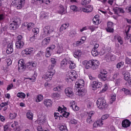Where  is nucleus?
Listing matches in <instances>:
<instances>
[{"label": "nucleus", "mask_w": 131, "mask_h": 131, "mask_svg": "<svg viewBox=\"0 0 131 131\" xmlns=\"http://www.w3.org/2000/svg\"><path fill=\"white\" fill-rule=\"evenodd\" d=\"M54 67H53L52 64L49 66L48 67L49 71L45 75H43L42 78H44L46 81H50V80H52L54 74L56 73Z\"/></svg>", "instance_id": "1"}, {"label": "nucleus", "mask_w": 131, "mask_h": 131, "mask_svg": "<svg viewBox=\"0 0 131 131\" xmlns=\"http://www.w3.org/2000/svg\"><path fill=\"white\" fill-rule=\"evenodd\" d=\"M78 77V75L76 71L74 70H71L67 72L66 80L68 82H71V81H73V80H75L76 78Z\"/></svg>", "instance_id": "2"}, {"label": "nucleus", "mask_w": 131, "mask_h": 131, "mask_svg": "<svg viewBox=\"0 0 131 131\" xmlns=\"http://www.w3.org/2000/svg\"><path fill=\"white\" fill-rule=\"evenodd\" d=\"M96 105L97 107L101 110H103L104 108H107L108 106L106 100L103 98H99L97 101Z\"/></svg>", "instance_id": "3"}, {"label": "nucleus", "mask_w": 131, "mask_h": 131, "mask_svg": "<svg viewBox=\"0 0 131 131\" xmlns=\"http://www.w3.org/2000/svg\"><path fill=\"white\" fill-rule=\"evenodd\" d=\"M54 31V28L52 27L46 26L43 29V31L41 33L40 35V38H43L46 36H49L52 32Z\"/></svg>", "instance_id": "4"}, {"label": "nucleus", "mask_w": 131, "mask_h": 131, "mask_svg": "<svg viewBox=\"0 0 131 131\" xmlns=\"http://www.w3.org/2000/svg\"><path fill=\"white\" fill-rule=\"evenodd\" d=\"M25 41L21 35H19L17 37L15 47L16 49H22L24 47Z\"/></svg>", "instance_id": "5"}, {"label": "nucleus", "mask_w": 131, "mask_h": 131, "mask_svg": "<svg viewBox=\"0 0 131 131\" xmlns=\"http://www.w3.org/2000/svg\"><path fill=\"white\" fill-rule=\"evenodd\" d=\"M36 123H37L38 125H45L48 124V121L46 116L42 115H39L38 116V119L35 121Z\"/></svg>", "instance_id": "6"}, {"label": "nucleus", "mask_w": 131, "mask_h": 131, "mask_svg": "<svg viewBox=\"0 0 131 131\" xmlns=\"http://www.w3.org/2000/svg\"><path fill=\"white\" fill-rule=\"evenodd\" d=\"M25 0H12V6H16V9L20 10L24 7Z\"/></svg>", "instance_id": "7"}, {"label": "nucleus", "mask_w": 131, "mask_h": 131, "mask_svg": "<svg viewBox=\"0 0 131 131\" xmlns=\"http://www.w3.org/2000/svg\"><path fill=\"white\" fill-rule=\"evenodd\" d=\"M18 70L19 72H23L26 69L27 65L25 64V61H24V59H20L18 61Z\"/></svg>", "instance_id": "8"}, {"label": "nucleus", "mask_w": 131, "mask_h": 131, "mask_svg": "<svg viewBox=\"0 0 131 131\" xmlns=\"http://www.w3.org/2000/svg\"><path fill=\"white\" fill-rule=\"evenodd\" d=\"M91 86L93 91H97L98 89L102 88V83L98 81H93L91 82Z\"/></svg>", "instance_id": "9"}, {"label": "nucleus", "mask_w": 131, "mask_h": 131, "mask_svg": "<svg viewBox=\"0 0 131 131\" xmlns=\"http://www.w3.org/2000/svg\"><path fill=\"white\" fill-rule=\"evenodd\" d=\"M64 93L67 97L71 98L74 94L73 93V90L71 88H67L64 90Z\"/></svg>", "instance_id": "10"}, {"label": "nucleus", "mask_w": 131, "mask_h": 131, "mask_svg": "<svg viewBox=\"0 0 131 131\" xmlns=\"http://www.w3.org/2000/svg\"><path fill=\"white\" fill-rule=\"evenodd\" d=\"M80 10L82 11V12H84V13H91V12H93L94 7L92 5H89L85 8H80Z\"/></svg>", "instance_id": "11"}, {"label": "nucleus", "mask_w": 131, "mask_h": 131, "mask_svg": "<svg viewBox=\"0 0 131 131\" xmlns=\"http://www.w3.org/2000/svg\"><path fill=\"white\" fill-rule=\"evenodd\" d=\"M91 62L92 69L95 70V69H97V68L99 67V66L100 65V61H99L98 60L91 59Z\"/></svg>", "instance_id": "12"}, {"label": "nucleus", "mask_w": 131, "mask_h": 131, "mask_svg": "<svg viewBox=\"0 0 131 131\" xmlns=\"http://www.w3.org/2000/svg\"><path fill=\"white\" fill-rule=\"evenodd\" d=\"M84 85V81L82 79L78 80L75 83V88L77 89H81Z\"/></svg>", "instance_id": "13"}, {"label": "nucleus", "mask_w": 131, "mask_h": 131, "mask_svg": "<svg viewBox=\"0 0 131 131\" xmlns=\"http://www.w3.org/2000/svg\"><path fill=\"white\" fill-rule=\"evenodd\" d=\"M58 13L60 15H64L67 13V9L64 7V6L62 5H59L58 7Z\"/></svg>", "instance_id": "14"}, {"label": "nucleus", "mask_w": 131, "mask_h": 131, "mask_svg": "<svg viewBox=\"0 0 131 131\" xmlns=\"http://www.w3.org/2000/svg\"><path fill=\"white\" fill-rule=\"evenodd\" d=\"M27 67L29 70H33L36 67V62L32 61L27 63Z\"/></svg>", "instance_id": "15"}, {"label": "nucleus", "mask_w": 131, "mask_h": 131, "mask_svg": "<svg viewBox=\"0 0 131 131\" xmlns=\"http://www.w3.org/2000/svg\"><path fill=\"white\" fill-rule=\"evenodd\" d=\"M65 109H66V107L63 108L61 106H59L58 110L60 113H62L63 117H66L67 118L69 116V113L65 111Z\"/></svg>", "instance_id": "16"}, {"label": "nucleus", "mask_w": 131, "mask_h": 131, "mask_svg": "<svg viewBox=\"0 0 131 131\" xmlns=\"http://www.w3.org/2000/svg\"><path fill=\"white\" fill-rule=\"evenodd\" d=\"M82 64L86 69H90V68H92V60L89 61L84 60L82 62Z\"/></svg>", "instance_id": "17"}, {"label": "nucleus", "mask_w": 131, "mask_h": 131, "mask_svg": "<svg viewBox=\"0 0 131 131\" xmlns=\"http://www.w3.org/2000/svg\"><path fill=\"white\" fill-rule=\"evenodd\" d=\"M106 30L107 32H114V29H113V23L111 21L107 23V27L106 28Z\"/></svg>", "instance_id": "18"}, {"label": "nucleus", "mask_w": 131, "mask_h": 131, "mask_svg": "<svg viewBox=\"0 0 131 131\" xmlns=\"http://www.w3.org/2000/svg\"><path fill=\"white\" fill-rule=\"evenodd\" d=\"M115 14L118 15V14H123L124 13V10L121 7H116L114 9Z\"/></svg>", "instance_id": "19"}, {"label": "nucleus", "mask_w": 131, "mask_h": 131, "mask_svg": "<svg viewBox=\"0 0 131 131\" xmlns=\"http://www.w3.org/2000/svg\"><path fill=\"white\" fill-rule=\"evenodd\" d=\"M51 42V38L48 37L45 38L41 42V45L43 47H47L48 45H50Z\"/></svg>", "instance_id": "20"}, {"label": "nucleus", "mask_w": 131, "mask_h": 131, "mask_svg": "<svg viewBox=\"0 0 131 131\" xmlns=\"http://www.w3.org/2000/svg\"><path fill=\"white\" fill-rule=\"evenodd\" d=\"M95 114V112L94 111L90 112L88 114V117L87 118V123L89 124H92L93 123V121L92 120V117L93 115Z\"/></svg>", "instance_id": "21"}, {"label": "nucleus", "mask_w": 131, "mask_h": 131, "mask_svg": "<svg viewBox=\"0 0 131 131\" xmlns=\"http://www.w3.org/2000/svg\"><path fill=\"white\" fill-rule=\"evenodd\" d=\"M122 125L123 127H128L130 126V121L127 119L124 120L122 122Z\"/></svg>", "instance_id": "22"}, {"label": "nucleus", "mask_w": 131, "mask_h": 131, "mask_svg": "<svg viewBox=\"0 0 131 131\" xmlns=\"http://www.w3.org/2000/svg\"><path fill=\"white\" fill-rule=\"evenodd\" d=\"M123 74L124 75V79L125 80H126L128 82L129 80H130V74L128 73V72L125 71L123 73Z\"/></svg>", "instance_id": "23"}, {"label": "nucleus", "mask_w": 131, "mask_h": 131, "mask_svg": "<svg viewBox=\"0 0 131 131\" xmlns=\"http://www.w3.org/2000/svg\"><path fill=\"white\" fill-rule=\"evenodd\" d=\"M103 121L101 119L98 120L96 122H95L93 124L94 127H98V126H102L103 125Z\"/></svg>", "instance_id": "24"}, {"label": "nucleus", "mask_w": 131, "mask_h": 131, "mask_svg": "<svg viewBox=\"0 0 131 131\" xmlns=\"http://www.w3.org/2000/svg\"><path fill=\"white\" fill-rule=\"evenodd\" d=\"M81 55H82V52L81 50H77L74 53V57L78 59V58H80L81 57Z\"/></svg>", "instance_id": "25"}, {"label": "nucleus", "mask_w": 131, "mask_h": 131, "mask_svg": "<svg viewBox=\"0 0 131 131\" xmlns=\"http://www.w3.org/2000/svg\"><path fill=\"white\" fill-rule=\"evenodd\" d=\"M93 24L95 25H98V24H100V19H99L98 15H95L93 19Z\"/></svg>", "instance_id": "26"}, {"label": "nucleus", "mask_w": 131, "mask_h": 131, "mask_svg": "<svg viewBox=\"0 0 131 131\" xmlns=\"http://www.w3.org/2000/svg\"><path fill=\"white\" fill-rule=\"evenodd\" d=\"M52 104H53V102L50 99H46L44 100V104L46 107H51Z\"/></svg>", "instance_id": "27"}, {"label": "nucleus", "mask_w": 131, "mask_h": 131, "mask_svg": "<svg viewBox=\"0 0 131 131\" xmlns=\"http://www.w3.org/2000/svg\"><path fill=\"white\" fill-rule=\"evenodd\" d=\"M68 64L70 65V69H74L76 67V66L75 64V63H74V61L72 60H69L68 61Z\"/></svg>", "instance_id": "28"}, {"label": "nucleus", "mask_w": 131, "mask_h": 131, "mask_svg": "<svg viewBox=\"0 0 131 131\" xmlns=\"http://www.w3.org/2000/svg\"><path fill=\"white\" fill-rule=\"evenodd\" d=\"M114 38L117 40V41L120 43V45L123 44V41L122 40V38L118 35H115Z\"/></svg>", "instance_id": "29"}, {"label": "nucleus", "mask_w": 131, "mask_h": 131, "mask_svg": "<svg viewBox=\"0 0 131 131\" xmlns=\"http://www.w3.org/2000/svg\"><path fill=\"white\" fill-rule=\"evenodd\" d=\"M63 90L62 85H58L57 86L53 88L54 92H61Z\"/></svg>", "instance_id": "30"}, {"label": "nucleus", "mask_w": 131, "mask_h": 131, "mask_svg": "<svg viewBox=\"0 0 131 131\" xmlns=\"http://www.w3.org/2000/svg\"><path fill=\"white\" fill-rule=\"evenodd\" d=\"M70 60V59H64L61 62V63H60L61 66L62 67H65V66H66V65H68V61Z\"/></svg>", "instance_id": "31"}, {"label": "nucleus", "mask_w": 131, "mask_h": 131, "mask_svg": "<svg viewBox=\"0 0 131 131\" xmlns=\"http://www.w3.org/2000/svg\"><path fill=\"white\" fill-rule=\"evenodd\" d=\"M69 27V24L68 23H66L61 25L60 28V31H63L65 29H67Z\"/></svg>", "instance_id": "32"}, {"label": "nucleus", "mask_w": 131, "mask_h": 131, "mask_svg": "<svg viewBox=\"0 0 131 131\" xmlns=\"http://www.w3.org/2000/svg\"><path fill=\"white\" fill-rule=\"evenodd\" d=\"M21 20L20 19V18L15 17H14L13 19L12 20V22L16 24L17 25H19L21 23Z\"/></svg>", "instance_id": "33"}, {"label": "nucleus", "mask_w": 131, "mask_h": 131, "mask_svg": "<svg viewBox=\"0 0 131 131\" xmlns=\"http://www.w3.org/2000/svg\"><path fill=\"white\" fill-rule=\"evenodd\" d=\"M18 27V25L17 24H15V23H13V21H12V23L10 24V29H12L13 30H15L16 28Z\"/></svg>", "instance_id": "34"}, {"label": "nucleus", "mask_w": 131, "mask_h": 131, "mask_svg": "<svg viewBox=\"0 0 131 131\" xmlns=\"http://www.w3.org/2000/svg\"><path fill=\"white\" fill-rule=\"evenodd\" d=\"M40 18L41 19H46L47 18H48V13L45 12V11H42L41 12L40 14Z\"/></svg>", "instance_id": "35"}, {"label": "nucleus", "mask_w": 131, "mask_h": 131, "mask_svg": "<svg viewBox=\"0 0 131 131\" xmlns=\"http://www.w3.org/2000/svg\"><path fill=\"white\" fill-rule=\"evenodd\" d=\"M17 97L18 98H20L21 99H25L26 97V94L23 92H18L17 94Z\"/></svg>", "instance_id": "36"}, {"label": "nucleus", "mask_w": 131, "mask_h": 131, "mask_svg": "<svg viewBox=\"0 0 131 131\" xmlns=\"http://www.w3.org/2000/svg\"><path fill=\"white\" fill-rule=\"evenodd\" d=\"M42 100H43V96H42V95L39 94L36 96V102H37V103L41 102Z\"/></svg>", "instance_id": "37"}, {"label": "nucleus", "mask_w": 131, "mask_h": 131, "mask_svg": "<svg viewBox=\"0 0 131 131\" xmlns=\"http://www.w3.org/2000/svg\"><path fill=\"white\" fill-rule=\"evenodd\" d=\"M64 51L63 46L62 45H59L57 46V54H62V52Z\"/></svg>", "instance_id": "38"}, {"label": "nucleus", "mask_w": 131, "mask_h": 131, "mask_svg": "<svg viewBox=\"0 0 131 131\" xmlns=\"http://www.w3.org/2000/svg\"><path fill=\"white\" fill-rule=\"evenodd\" d=\"M21 55L22 56H23V57H26L27 56H30L29 54V53L28 52V50L27 48L21 51Z\"/></svg>", "instance_id": "39"}, {"label": "nucleus", "mask_w": 131, "mask_h": 131, "mask_svg": "<svg viewBox=\"0 0 131 131\" xmlns=\"http://www.w3.org/2000/svg\"><path fill=\"white\" fill-rule=\"evenodd\" d=\"M88 29L91 31V32H94L95 30H97L98 29V27L92 25L90 26H88Z\"/></svg>", "instance_id": "40"}, {"label": "nucleus", "mask_w": 131, "mask_h": 131, "mask_svg": "<svg viewBox=\"0 0 131 131\" xmlns=\"http://www.w3.org/2000/svg\"><path fill=\"white\" fill-rule=\"evenodd\" d=\"M26 116L28 119H30L31 120H32L33 119V114H32V112L29 111L28 112Z\"/></svg>", "instance_id": "41"}, {"label": "nucleus", "mask_w": 131, "mask_h": 131, "mask_svg": "<svg viewBox=\"0 0 131 131\" xmlns=\"http://www.w3.org/2000/svg\"><path fill=\"white\" fill-rule=\"evenodd\" d=\"M98 77L99 79L102 80V81H105L106 79H107V75H103V74H100L98 75Z\"/></svg>", "instance_id": "42"}, {"label": "nucleus", "mask_w": 131, "mask_h": 131, "mask_svg": "<svg viewBox=\"0 0 131 131\" xmlns=\"http://www.w3.org/2000/svg\"><path fill=\"white\" fill-rule=\"evenodd\" d=\"M27 49L28 50V52L30 56L35 53V49L34 48H27Z\"/></svg>", "instance_id": "43"}, {"label": "nucleus", "mask_w": 131, "mask_h": 131, "mask_svg": "<svg viewBox=\"0 0 131 131\" xmlns=\"http://www.w3.org/2000/svg\"><path fill=\"white\" fill-rule=\"evenodd\" d=\"M116 100V95L113 94L111 96V98L110 99V103L111 104H112L113 102H115V101Z\"/></svg>", "instance_id": "44"}, {"label": "nucleus", "mask_w": 131, "mask_h": 131, "mask_svg": "<svg viewBox=\"0 0 131 131\" xmlns=\"http://www.w3.org/2000/svg\"><path fill=\"white\" fill-rule=\"evenodd\" d=\"M52 55V51L50 50V49H46V56L47 58H50L51 57V55Z\"/></svg>", "instance_id": "45"}, {"label": "nucleus", "mask_w": 131, "mask_h": 131, "mask_svg": "<svg viewBox=\"0 0 131 131\" xmlns=\"http://www.w3.org/2000/svg\"><path fill=\"white\" fill-rule=\"evenodd\" d=\"M27 27L28 30H31L34 27V24L33 23H30L27 24Z\"/></svg>", "instance_id": "46"}, {"label": "nucleus", "mask_w": 131, "mask_h": 131, "mask_svg": "<svg viewBox=\"0 0 131 131\" xmlns=\"http://www.w3.org/2000/svg\"><path fill=\"white\" fill-rule=\"evenodd\" d=\"M130 30V27H127L126 28V35L127 36V38L128 39L129 37H130V34H128V32H129V30Z\"/></svg>", "instance_id": "47"}, {"label": "nucleus", "mask_w": 131, "mask_h": 131, "mask_svg": "<svg viewBox=\"0 0 131 131\" xmlns=\"http://www.w3.org/2000/svg\"><path fill=\"white\" fill-rule=\"evenodd\" d=\"M122 92H124L125 95H130V91L126 88H123L122 89Z\"/></svg>", "instance_id": "48"}, {"label": "nucleus", "mask_w": 131, "mask_h": 131, "mask_svg": "<svg viewBox=\"0 0 131 131\" xmlns=\"http://www.w3.org/2000/svg\"><path fill=\"white\" fill-rule=\"evenodd\" d=\"M91 54L93 57H97L98 55V51H97V50L95 49H93Z\"/></svg>", "instance_id": "49"}, {"label": "nucleus", "mask_w": 131, "mask_h": 131, "mask_svg": "<svg viewBox=\"0 0 131 131\" xmlns=\"http://www.w3.org/2000/svg\"><path fill=\"white\" fill-rule=\"evenodd\" d=\"M51 62L52 63V66L55 67V66H56V63H57V59L54 58H51Z\"/></svg>", "instance_id": "50"}, {"label": "nucleus", "mask_w": 131, "mask_h": 131, "mask_svg": "<svg viewBox=\"0 0 131 131\" xmlns=\"http://www.w3.org/2000/svg\"><path fill=\"white\" fill-rule=\"evenodd\" d=\"M90 3H91V0H82L81 5H82V6H86L89 5Z\"/></svg>", "instance_id": "51"}, {"label": "nucleus", "mask_w": 131, "mask_h": 131, "mask_svg": "<svg viewBox=\"0 0 131 131\" xmlns=\"http://www.w3.org/2000/svg\"><path fill=\"white\" fill-rule=\"evenodd\" d=\"M107 90H108V84H105L104 85V88L101 91H100V93L102 94V93H105V92H106Z\"/></svg>", "instance_id": "52"}, {"label": "nucleus", "mask_w": 131, "mask_h": 131, "mask_svg": "<svg viewBox=\"0 0 131 131\" xmlns=\"http://www.w3.org/2000/svg\"><path fill=\"white\" fill-rule=\"evenodd\" d=\"M32 32L34 33V35L37 36V34L39 32V29L37 28H35L32 29Z\"/></svg>", "instance_id": "53"}, {"label": "nucleus", "mask_w": 131, "mask_h": 131, "mask_svg": "<svg viewBox=\"0 0 131 131\" xmlns=\"http://www.w3.org/2000/svg\"><path fill=\"white\" fill-rule=\"evenodd\" d=\"M60 131H68V129H67V126L66 125H61L59 127Z\"/></svg>", "instance_id": "54"}, {"label": "nucleus", "mask_w": 131, "mask_h": 131, "mask_svg": "<svg viewBox=\"0 0 131 131\" xmlns=\"http://www.w3.org/2000/svg\"><path fill=\"white\" fill-rule=\"evenodd\" d=\"M10 119H14L17 117V114L13 113H10Z\"/></svg>", "instance_id": "55"}, {"label": "nucleus", "mask_w": 131, "mask_h": 131, "mask_svg": "<svg viewBox=\"0 0 131 131\" xmlns=\"http://www.w3.org/2000/svg\"><path fill=\"white\" fill-rule=\"evenodd\" d=\"M123 65H124V62L123 61L117 63V68L118 69H119V68H121V67H123Z\"/></svg>", "instance_id": "56"}, {"label": "nucleus", "mask_w": 131, "mask_h": 131, "mask_svg": "<svg viewBox=\"0 0 131 131\" xmlns=\"http://www.w3.org/2000/svg\"><path fill=\"white\" fill-rule=\"evenodd\" d=\"M116 59V56L115 55H112L111 54V57L110 58H108L107 60L108 61H115V60Z\"/></svg>", "instance_id": "57"}, {"label": "nucleus", "mask_w": 131, "mask_h": 131, "mask_svg": "<svg viewBox=\"0 0 131 131\" xmlns=\"http://www.w3.org/2000/svg\"><path fill=\"white\" fill-rule=\"evenodd\" d=\"M52 96L54 99H57V98L60 97V94H59L58 93H54L52 94Z\"/></svg>", "instance_id": "58"}, {"label": "nucleus", "mask_w": 131, "mask_h": 131, "mask_svg": "<svg viewBox=\"0 0 131 131\" xmlns=\"http://www.w3.org/2000/svg\"><path fill=\"white\" fill-rule=\"evenodd\" d=\"M70 9L73 11V12H76L77 11V7L75 5H72L70 6Z\"/></svg>", "instance_id": "59"}, {"label": "nucleus", "mask_w": 131, "mask_h": 131, "mask_svg": "<svg viewBox=\"0 0 131 131\" xmlns=\"http://www.w3.org/2000/svg\"><path fill=\"white\" fill-rule=\"evenodd\" d=\"M13 52H14V49L12 48H7L6 50V53L7 54H8V55L10 54H12Z\"/></svg>", "instance_id": "60"}, {"label": "nucleus", "mask_w": 131, "mask_h": 131, "mask_svg": "<svg viewBox=\"0 0 131 131\" xmlns=\"http://www.w3.org/2000/svg\"><path fill=\"white\" fill-rule=\"evenodd\" d=\"M93 103L92 101L88 100V101L86 102V105H87L88 108H91V107H92V106H93Z\"/></svg>", "instance_id": "61"}, {"label": "nucleus", "mask_w": 131, "mask_h": 131, "mask_svg": "<svg viewBox=\"0 0 131 131\" xmlns=\"http://www.w3.org/2000/svg\"><path fill=\"white\" fill-rule=\"evenodd\" d=\"M70 123L72 124H77V121L74 118H72L70 120Z\"/></svg>", "instance_id": "62"}, {"label": "nucleus", "mask_w": 131, "mask_h": 131, "mask_svg": "<svg viewBox=\"0 0 131 131\" xmlns=\"http://www.w3.org/2000/svg\"><path fill=\"white\" fill-rule=\"evenodd\" d=\"M125 63L126 64L131 65V59H129L128 57L125 58Z\"/></svg>", "instance_id": "63"}, {"label": "nucleus", "mask_w": 131, "mask_h": 131, "mask_svg": "<svg viewBox=\"0 0 131 131\" xmlns=\"http://www.w3.org/2000/svg\"><path fill=\"white\" fill-rule=\"evenodd\" d=\"M42 125H38V126L37 127V130L38 131H47V130H43V128H42Z\"/></svg>", "instance_id": "64"}]
</instances>
